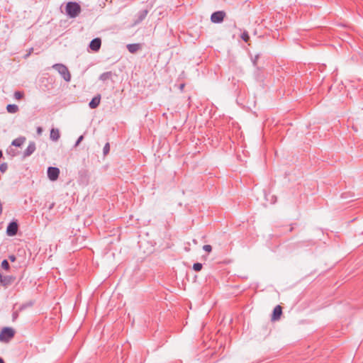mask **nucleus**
Instances as JSON below:
<instances>
[{
  "mask_svg": "<svg viewBox=\"0 0 363 363\" xmlns=\"http://www.w3.org/2000/svg\"><path fill=\"white\" fill-rule=\"evenodd\" d=\"M9 165L6 162H3L0 164V172L2 173L6 172L8 170Z\"/></svg>",
  "mask_w": 363,
  "mask_h": 363,
  "instance_id": "18",
  "label": "nucleus"
},
{
  "mask_svg": "<svg viewBox=\"0 0 363 363\" xmlns=\"http://www.w3.org/2000/svg\"><path fill=\"white\" fill-rule=\"evenodd\" d=\"M18 312H14L13 313V320H16L18 318Z\"/></svg>",
  "mask_w": 363,
  "mask_h": 363,
  "instance_id": "30",
  "label": "nucleus"
},
{
  "mask_svg": "<svg viewBox=\"0 0 363 363\" xmlns=\"http://www.w3.org/2000/svg\"><path fill=\"white\" fill-rule=\"evenodd\" d=\"M225 16V13L223 11H218L213 13L211 16V21L214 23H221Z\"/></svg>",
  "mask_w": 363,
  "mask_h": 363,
  "instance_id": "4",
  "label": "nucleus"
},
{
  "mask_svg": "<svg viewBox=\"0 0 363 363\" xmlns=\"http://www.w3.org/2000/svg\"><path fill=\"white\" fill-rule=\"evenodd\" d=\"M202 264L199 263V262H196V263H194V265H193V269L196 271V272H199L200 270H201L202 269Z\"/></svg>",
  "mask_w": 363,
  "mask_h": 363,
  "instance_id": "21",
  "label": "nucleus"
},
{
  "mask_svg": "<svg viewBox=\"0 0 363 363\" xmlns=\"http://www.w3.org/2000/svg\"><path fill=\"white\" fill-rule=\"evenodd\" d=\"M109 150H110L109 143H106L104 145V149H103L104 154L107 155L108 153Z\"/></svg>",
  "mask_w": 363,
  "mask_h": 363,
  "instance_id": "24",
  "label": "nucleus"
},
{
  "mask_svg": "<svg viewBox=\"0 0 363 363\" xmlns=\"http://www.w3.org/2000/svg\"><path fill=\"white\" fill-rule=\"evenodd\" d=\"M148 13V11L147 9L140 11L137 14V18L135 21V24L140 23L142 22Z\"/></svg>",
  "mask_w": 363,
  "mask_h": 363,
  "instance_id": "10",
  "label": "nucleus"
},
{
  "mask_svg": "<svg viewBox=\"0 0 363 363\" xmlns=\"http://www.w3.org/2000/svg\"><path fill=\"white\" fill-rule=\"evenodd\" d=\"M184 84H182V85L180 86V88H181V89H182V88L184 87Z\"/></svg>",
  "mask_w": 363,
  "mask_h": 363,
  "instance_id": "33",
  "label": "nucleus"
},
{
  "mask_svg": "<svg viewBox=\"0 0 363 363\" xmlns=\"http://www.w3.org/2000/svg\"><path fill=\"white\" fill-rule=\"evenodd\" d=\"M203 250L207 252H210L212 250V247L210 245H205L203 246Z\"/></svg>",
  "mask_w": 363,
  "mask_h": 363,
  "instance_id": "25",
  "label": "nucleus"
},
{
  "mask_svg": "<svg viewBox=\"0 0 363 363\" xmlns=\"http://www.w3.org/2000/svg\"><path fill=\"white\" fill-rule=\"evenodd\" d=\"M101 101V96L98 94L97 96H94L91 101L89 104V107L91 109L96 108L99 106Z\"/></svg>",
  "mask_w": 363,
  "mask_h": 363,
  "instance_id": "12",
  "label": "nucleus"
},
{
  "mask_svg": "<svg viewBox=\"0 0 363 363\" xmlns=\"http://www.w3.org/2000/svg\"><path fill=\"white\" fill-rule=\"evenodd\" d=\"M3 157V152L0 150V159Z\"/></svg>",
  "mask_w": 363,
  "mask_h": 363,
  "instance_id": "31",
  "label": "nucleus"
},
{
  "mask_svg": "<svg viewBox=\"0 0 363 363\" xmlns=\"http://www.w3.org/2000/svg\"><path fill=\"white\" fill-rule=\"evenodd\" d=\"M66 13L69 18H76L81 13V6L77 2H68L66 5Z\"/></svg>",
  "mask_w": 363,
  "mask_h": 363,
  "instance_id": "1",
  "label": "nucleus"
},
{
  "mask_svg": "<svg viewBox=\"0 0 363 363\" xmlns=\"http://www.w3.org/2000/svg\"><path fill=\"white\" fill-rule=\"evenodd\" d=\"M23 94L22 92L18 91L14 92V97L16 99L20 100L23 98Z\"/></svg>",
  "mask_w": 363,
  "mask_h": 363,
  "instance_id": "22",
  "label": "nucleus"
},
{
  "mask_svg": "<svg viewBox=\"0 0 363 363\" xmlns=\"http://www.w3.org/2000/svg\"><path fill=\"white\" fill-rule=\"evenodd\" d=\"M25 141H26L25 137H19V138L14 139L11 142V145L15 146V147H21L23 145V144L25 143Z\"/></svg>",
  "mask_w": 363,
  "mask_h": 363,
  "instance_id": "15",
  "label": "nucleus"
},
{
  "mask_svg": "<svg viewBox=\"0 0 363 363\" xmlns=\"http://www.w3.org/2000/svg\"><path fill=\"white\" fill-rule=\"evenodd\" d=\"M9 259H10L11 262H15L16 258L15 255H11L9 256Z\"/></svg>",
  "mask_w": 363,
  "mask_h": 363,
  "instance_id": "27",
  "label": "nucleus"
},
{
  "mask_svg": "<svg viewBox=\"0 0 363 363\" xmlns=\"http://www.w3.org/2000/svg\"><path fill=\"white\" fill-rule=\"evenodd\" d=\"M55 70H56L61 77L64 79L65 81L69 82L71 80V74L69 72L67 67L63 64H55L52 67Z\"/></svg>",
  "mask_w": 363,
  "mask_h": 363,
  "instance_id": "2",
  "label": "nucleus"
},
{
  "mask_svg": "<svg viewBox=\"0 0 363 363\" xmlns=\"http://www.w3.org/2000/svg\"><path fill=\"white\" fill-rule=\"evenodd\" d=\"M83 140V136L81 135L80 137H79V138L77 139L76 143H75V147L79 145V144L82 142V140Z\"/></svg>",
  "mask_w": 363,
  "mask_h": 363,
  "instance_id": "26",
  "label": "nucleus"
},
{
  "mask_svg": "<svg viewBox=\"0 0 363 363\" xmlns=\"http://www.w3.org/2000/svg\"><path fill=\"white\" fill-rule=\"evenodd\" d=\"M18 226L16 222H11L6 228V233L9 236H14L17 234Z\"/></svg>",
  "mask_w": 363,
  "mask_h": 363,
  "instance_id": "6",
  "label": "nucleus"
},
{
  "mask_svg": "<svg viewBox=\"0 0 363 363\" xmlns=\"http://www.w3.org/2000/svg\"><path fill=\"white\" fill-rule=\"evenodd\" d=\"M113 73L111 72H104L100 75L99 79L102 82H106L111 79Z\"/></svg>",
  "mask_w": 363,
  "mask_h": 363,
  "instance_id": "16",
  "label": "nucleus"
},
{
  "mask_svg": "<svg viewBox=\"0 0 363 363\" xmlns=\"http://www.w3.org/2000/svg\"><path fill=\"white\" fill-rule=\"evenodd\" d=\"M281 313H282L281 307L279 305L277 306L273 310L272 320H279L280 318Z\"/></svg>",
  "mask_w": 363,
  "mask_h": 363,
  "instance_id": "11",
  "label": "nucleus"
},
{
  "mask_svg": "<svg viewBox=\"0 0 363 363\" xmlns=\"http://www.w3.org/2000/svg\"><path fill=\"white\" fill-rule=\"evenodd\" d=\"M6 110L9 113H15L18 111V107L16 104H9L6 106Z\"/></svg>",
  "mask_w": 363,
  "mask_h": 363,
  "instance_id": "17",
  "label": "nucleus"
},
{
  "mask_svg": "<svg viewBox=\"0 0 363 363\" xmlns=\"http://www.w3.org/2000/svg\"><path fill=\"white\" fill-rule=\"evenodd\" d=\"M48 177L50 180L55 181L60 175V169L57 167H50L48 168Z\"/></svg>",
  "mask_w": 363,
  "mask_h": 363,
  "instance_id": "5",
  "label": "nucleus"
},
{
  "mask_svg": "<svg viewBox=\"0 0 363 363\" xmlns=\"http://www.w3.org/2000/svg\"><path fill=\"white\" fill-rule=\"evenodd\" d=\"M42 133H43V128L41 127H38L37 128V133L38 135H41Z\"/></svg>",
  "mask_w": 363,
  "mask_h": 363,
  "instance_id": "28",
  "label": "nucleus"
},
{
  "mask_svg": "<svg viewBox=\"0 0 363 363\" xmlns=\"http://www.w3.org/2000/svg\"><path fill=\"white\" fill-rule=\"evenodd\" d=\"M101 45V40L99 38L93 39L89 43V48L94 52L99 50Z\"/></svg>",
  "mask_w": 363,
  "mask_h": 363,
  "instance_id": "7",
  "label": "nucleus"
},
{
  "mask_svg": "<svg viewBox=\"0 0 363 363\" xmlns=\"http://www.w3.org/2000/svg\"><path fill=\"white\" fill-rule=\"evenodd\" d=\"M60 138V133L57 128H52L50 130V138L52 141H57Z\"/></svg>",
  "mask_w": 363,
  "mask_h": 363,
  "instance_id": "13",
  "label": "nucleus"
},
{
  "mask_svg": "<svg viewBox=\"0 0 363 363\" xmlns=\"http://www.w3.org/2000/svg\"><path fill=\"white\" fill-rule=\"evenodd\" d=\"M258 58H259V55H256L255 59L253 60V65H257V61Z\"/></svg>",
  "mask_w": 363,
  "mask_h": 363,
  "instance_id": "29",
  "label": "nucleus"
},
{
  "mask_svg": "<svg viewBox=\"0 0 363 363\" xmlns=\"http://www.w3.org/2000/svg\"><path fill=\"white\" fill-rule=\"evenodd\" d=\"M15 335V330L9 327L4 328L0 332V342H9Z\"/></svg>",
  "mask_w": 363,
  "mask_h": 363,
  "instance_id": "3",
  "label": "nucleus"
},
{
  "mask_svg": "<svg viewBox=\"0 0 363 363\" xmlns=\"http://www.w3.org/2000/svg\"><path fill=\"white\" fill-rule=\"evenodd\" d=\"M36 147L35 143L33 141L29 142V144L27 147V148L23 152V157H28L30 156L35 151Z\"/></svg>",
  "mask_w": 363,
  "mask_h": 363,
  "instance_id": "8",
  "label": "nucleus"
},
{
  "mask_svg": "<svg viewBox=\"0 0 363 363\" xmlns=\"http://www.w3.org/2000/svg\"><path fill=\"white\" fill-rule=\"evenodd\" d=\"M1 267L5 269V270H9V264L8 262V261L6 259H4L1 262Z\"/></svg>",
  "mask_w": 363,
  "mask_h": 363,
  "instance_id": "20",
  "label": "nucleus"
},
{
  "mask_svg": "<svg viewBox=\"0 0 363 363\" xmlns=\"http://www.w3.org/2000/svg\"><path fill=\"white\" fill-rule=\"evenodd\" d=\"M127 49L130 53H135L140 49V45L138 43L128 44Z\"/></svg>",
  "mask_w": 363,
  "mask_h": 363,
  "instance_id": "14",
  "label": "nucleus"
},
{
  "mask_svg": "<svg viewBox=\"0 0 363 363\" xmlns=\"http://www.w3.org/2000/svg\"><path fill=\"white\" fill-rule=\"evenodd\" d=\"M0 363H4V359L0 357Z\"/></svg>",
  "mask_w": 363,
  "mask_h": 363,
  "instance_id": "32",
  "label": "nucleus"
},
{
  "mask_svg": "<svg viewBox=\"0 0 363 363\" xmlns=\"http://www.w3.org/2000/svg\"><path fill=\"white\" fill-rule=\"evenodd\" d=\"M241 38L245 41V42H248L249 39H250V36H249V34L247 33V31L245 30L242 35H241Z\"/></svg>",
  "mask_w": 363,
  "mask_h": 363,
  "instance_id": "19",
  "label": "nucleus"
},
{
  "mask_svg": "<svg viewBox=\"0 0 363 363\" xmlns=\"http://www.w3.org/2000/svg\"><path fill=\"white\" fill-rule=\"evenodd\" d=\"M15 280V277L13 276H4L0 283L4 287L10 286Z\"/></svg>",
  "mask_w": 363,
  "mask_h": 363,
  "instance_id": "9",
  "label": "nucleus"
},
{
  "mask_svg": "<svg viewBox=\"0 0 363 363\" xmlns=\"http://www.w3.org/2000/svg\"><path fill=\"white\" fill-rule=\"evenodd\" d=\"M6 153L8 155H9L11 157H13L16 155V152L14 150H13L12 148H8L6 150Z\"/></svg>",
  "mask_w": 363,
  "mask_h": 363,
  "instance_id": "23",
  "label": "nucleus"
}]
</instances>
